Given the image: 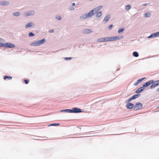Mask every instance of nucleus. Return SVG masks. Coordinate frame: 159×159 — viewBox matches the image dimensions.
<instances>
[{"instance_id":"obj_49","label":"nucleus","mask_w":159,"mask_h":159,"mask_svg":"<svg viewBox=\"0 0 159 159\" xmlns=\"http://www.w3.org/2000/svg\"><path fill=\"white\" fill-rule=\"evenodd\" d=\"M157 92H159V88L158 89H157Z\"/></svg>"},{"instance_id":"obj_30","label":"nucleus","mask_w":159,"mask_h":159,"mask_svg":"<svg viewBox=\"0 0 159 159\" xmlns=\"http://www.w3.org/2000/svg\"><path fill=\"white\" fill-rule=\"evenodd\" d=\"M92 11H93V13L95 14L96 13H97L98 12H97L98 11V10L96 8H95L94 9L92 10Z\"/></svg>"},{"instance_id":"obj_32","label":"nucleus","mask_w":159,"mask_h":159,"mask_svg":"<svg viewBox=\"0 0 159 159\" xmlns=\"http://www.w3.org/2000/svg\"><path fill=\"white\" fill-rule=\"evenodd\" d=\"M103 6H100L97 7L96 8L98 10V11H99L102 7Z\"/></svg>"},{"instance_id":"obj_48","label":"nucleus","mask_w":159,"mask_h":159,"mask_svg":"<svg viewBox=\"0 0 159 159\" xmlns=\"http://www.w3.org/2000/svg\"><path fill=\"white\" fill-rule=\"evenodd\" d=\"M75 3H73L72 4V6H75Z\"/></svg>"},{"instance_id":"obj_42","label":"nucleus","mask_w":159,"mask_h":159,"mask_svg":"<svg viewBox=\"0 0 159 159\" xmlns=\"http://www.w3.org/2000/svg\"><path fill=\"white\" fill-rule=\"evenodd\" d=\"M24 81H25V83L26 84H27L29 83V81L28 80H24Z\"/></svg>"},{"instance_id":"obj_41","label":"nucleus","mask_w":159,"mask_h":159,"mask_svg":"<svg viewBox=\"0 0 159 159\" xmlns=\"http://www.w3.org/2000/svg\"><path fill=\"white\" fill-rule=\"evenodd\" d=\"M113 26V25L112 24H111V25H109V27H108V29L109 30L111 29Z\"/></svg>"},{"instance_id":"obj_10","label":"nucleus","mask_w":159,"mask_h":159,"mask_svg":"<svg viewBox=\"0 0 159 159\" xmlns=\"http://www.w3.org/2000/svg\"><path fill=\"white\" fill-rule=\"evenodd\" d=\"M92 32L91 30L88 29H85L83 30L82 31V33L84 34H88Z\"/></svg>"},{"instance_id":"obj_22","label":"nucleus","mask_w":159,"mask_h":159,"mask_svg":"<svg viewBox=\"0 0 159 159\" xmlns=\"http://www.w3.org/2000/svg\"><path fill=\"white\" fill-rule=\"evenodd\" d=\"M12 78L11 76H8L7 75H5L4 76L3 79L4 80H5L7 79H8L9 80H11L12 79Z\"/></svg>"},{"instance_id":"obj_27","label":"nucleus","mask_w":159,"mask_h":159,"mask_svg":"<svg viewBox=\"0 0 159 159\" xmlns=\"http://www.w3.org/2000/svg\"><path fill=\"white\" fill-rule=\"evenodd\" d=\"M131 6L129 5H127L125 8V10L126 11H129L131 8Z\"/></svg>"},{"instance_id":"obj_6","label":"nucleus","mask_w":159,"mask_h":159,"mask_svg":"<svg viewBox=\"0 0 159 159\" xmlns=\"http://www.w3.org/2000/svg\"><path fill=\"white\" fill-rule=\"evenodd\" d=\"M154 82V80H151L143 84V86L144 87H147L150 85L151 84H152V83H153Z\"/></svg>"},{"instance_id":"obj_39","label":"nucleus","mask_w":159,"mask_h":159,"mask_svg":"<svg viewBox=\"0 0 159 159\" xmlns=\"http://www.w3.org/2000/svg\"><path fill=\"white\" fill-rule=\"evenodd\" d=\"M59 125V124L58 123H54L50 124V126H55V125Z\"/></svg>"},{"instance_id":"obj_14","label":"nucleus","mask_w":159,"mask_h":159,"mask_svg":"<svg viewBox=\"0 0 159 159\" xmlns=\"http://www.w3.org/2000/svg\"><path fill=\"white\" fill-rule=\"evenodd\" d=\"M144 89V87L143 86L138 89L135 91L136 93H138L142 91Z\"/></svg>"},{"instance_id":"obj_8","label":"nucleus","mask_w":159,"mask_h":159,"mask_svg":"<svg viewBox=\"0 0 159 159\" xmlns=\"http://www.w3.org/2000/svg\"><path fill=\"white\" fill-rule=\"evenodd\" d=\"M111 17L110 14L107 15L104 19L103 22L104 23H106L109 20Z\"/></svg>"},{"instance_id":"obj_38","label":"nucleus","mask_w":159,"mask_h":159,"mask_svg":"<svg viewBox=\"0 0 159 159\" xmlns=\"http://www.w3.org/2000/svg\"><path fill=\"white\" fill-rule=\"evenodd\" d=\"M131 98H132V100L135 99L137 98L136 95H134L133 96H131Z\"/></svg>"},{"instance_id":"obj_4","label":"nucleus","mask_w":159,"mask_h":159,"mask_svg":"<svg viewBox=\"0 0 159 159\" xmlns=\"http://www.w3.org/2000/svg\"><path fill=\"white\" fill-rule=\"evenodd\" d=\"M15 46L14 44L10 43H5L4 47L12 48L15 47Z\"/></svg>"},{"instance_id":"obj_7","label":"nucleus","mask_w":159,"mask_h":159,"mask_svg":"<svg viewBox=\"0 0 159 159\" xmlns=\"http://www.w3.org/2000/svg\"><path fill=\"white\" fill-rule=\"evenodd\" d=\"M126 107L129 109H132V108L134 109V105L131 103L129 102L126 104Z\"/></svg>"},{"instance_id":"obj_5","label":"nucleus","mask_w":159,"mask_h":159,"mask_svg":"<svg viewBox=\"0 0 159 159\" xmlns=\"http://www.w3.org/2000/svg\"><path fill=\"white\" fill-rule=\"evenodd\" d=\"M159 37V31L152 34L149 36L148 37V38H151L153 37Z\"/></svg>"},{"instance_id":"obj_45","label":"nucleus","mask_w":159,"mask_h":159,"mask_svg":"<svg viewBox=\"0 0 159 159\" xmlns=\"http://www.w3.org/2000/svg\"><path fill=\"white\" fill-rule=\"evenodd\" d=\"M139 83L138 81H137V82H136L135 83V84H134V85H138V84Z\"/></svg>"},{"instance_id":"obj_46","label":"nucleus","mask_w":159,"mask_h":159,"mask_svg":"<svg viewBox=\"0 0 159 159\" xmlns=\"http://www.w3.org/2000/svg\"><path fill=\"white\" fill-rule=\"evenodd\" d=\"M136 96H137V98H138V97H139V96H140V94H139V93H138V94H136Z\"/></svg>"},{"instance_id":"obj_43","label":"nucleus","mask_w":159,"mask_h":159,"mask_svg":"<svg viewBox=\"0 0 159 159\" xmlns=\"http://www.w3.org/2000/svg\"><path fill=\"white\" fill-rule=\"evenodd\" d=\"M70 9L71 10V11H74V8L72 7H71L70 8Z\"/></svg>"},{"instance_id":"obj_33","label":"nucleus","mask_w":159,"mask_h":159,"mask_svg":"<svg viewBox=\"0 0 159 159\" xmlns=\"http://www.w3.org/2000/svg\"><path fill=\"white\" fill-rule=\"evenodd\" d=\"M155 84L157 86L159 84V80H157V81H154V82Z\"/></svg>"},{"instance_id":"obj_1","label":"nucleus","mask_w":159,"mask_h":159,"mask_svg":"<svg viewBox=\"0 0 159 159\" xmlns=\"http://www.w3.org/2000/svg\"><path fill=\"white\" fill-rule=\"evenodd\" d=\"M143 105L142 103H137L134 107V110H138L140 109L143 107Z\"/></svg>"},{"instance_id":"obj_17","label":"nucleus","mask_w":159,"mask_h":159,"mask_svg":"<svg viewBox=\"0 0 159 159\" xmlns=\"http://www.w3.org/2000/svg\"><path fill=\"white\" fill-rule=\"evenodd\" d=\"M30 46H39L37 41L34 42L30 44Z\"/></svg>"},{"instance_id":"obj_37","label":"nucleus","mask_w":159,"mask_h":159,"mask_svg":"<svg viewBox=\"0 0 159 159\" xmlns=\"http://www.w3.org/2000/svg\"><path fill=\"white\" fill-rule=\"evenodd\" d=\"M72 57H64V59L66 60H70L72 59Z\"/></svg>"},{"instance_id":"obj_40","label":"nucleus","mask_w":159,"mask_h":159,"mask_svg":"<svg viewBox=\"0 0 159 159\" xmlns=\"http://www.w3.org/2000/svg\"><path fill=\"white\" fill-rule=\"evenodd\" d=\"M5 44L0 43V47H4Z\"/></svg>"},{"instance_id":"obj_20","label":"nucleus","mask_w":159,"mask_h":159,"mask_svg":"<svg viewBox=\"0 0 159 159\" xmlns=\"http://www.w3.org/2000/svg\"><path fill=\"white\" fill-rule=\"evenodd\" d=\"M133 56L135 57H138L139 56V54L137 52H133Z\"/></svg>"},{"instance_id":"obj_35","label":"nucleus","mask_w":159,"mask_h":159,"mask_svg":"<svg viewBox=\"0 0 159 159\" xmlns=\"http://www.w3.org/2000/svg\"><path fill=\"white\" fill-rule=\"evenodd\" d=\"M132 100V98H131V97H130L125 102L126 103L129 102H130L131 101V100Z\"/></svg>"},{"instance_id":"obj_34","label":"nucleus","mask_w":159,"mask_h":159,"mask_svg":"<svg viewBox=\"0 0 159 159\" xmlns=\"http://www.w3.org/2000/svg\"><path fill=\"white\" fill-rule=\"evenodd\" d=\"M35 34L32 32H30L29 34V36L30 37H33L34 36Z\"/></svg>"},{"instance_id":"obj_19","label":"nucleus","mask_w":159,"mask_h":159,"mask_svg":"<svg viewBox=\"0 0 159 159\" xmlns=\"http://www.w3.org/2000/svg\"><path fill=\"white\" fill-rule=\"evenodd\" d=\"M102 15V12L101 11L98 12L96 13V16L98 17H100Z\"/></svg>"},{"instance_id":"obj_28","label":"nucleus","mask_w":159,"mask_h":159,"mask_svg":"<svg viewBox=\"0 0 159 159\" xmlns=\"http://www.w3.org/2000/svg\"><path fill=\"white\" fill-rule=\"evenodd\" d=\"M56 18L58 20H61V17L60 15H58L56 16Z\"/></svg>"},{"instance_id":"obj_2","label":"nucleus","mask_w":159,"mask_h":159,"mask_svg":"<svg viewBox=\"0 0 159 159\" xmlns=\"http://www.w3.org/2000/svg\"><path fill=\"white\" fill-rule=\"evenodd\" d=\"M35 13V12L33 10H30L25 12V15L26 17H28L29 16H33Z\"/></svg>"},{"instance_id":"obj_21","label":"nucleus","mask_w":159,"mask_h":159,"mask_svg":"<svg viewBox=\"0 0 159 159\" xmlns=\"http://www.w3.org/2000/svg\"><path fill=\"white\" fill-rule=\"evenodd\" d=\"M97 42H104V38H100L97 39Z\"/></svg>"},{"instance_id":"obj_13","label":"nucleus","mask_w":159,"mask_h":159,"mask_svg":"<svg viewBox=\"0 0 159 159\" xmlns=\"http://www.w3.org/2000/svg\"><path fill=\"white\" fill-rule=\"evenodd\" d=\"M86 14L88 18L92 17L94 15L92 10L91 11L89 12L86 13Z\"/></svg>"},{"instance_id":"obj_47","label":"nucleus","mask_w":159,"mask_h":159,"mask_svg":"<svg viewBox=\"0 0 159 159\" xmlns=\"http://www.w3.org/2000/svg\"><path fill=\"white\" fill-rule=\"evenodd\" d=\"M148 4V3H144L143 4H142V5L143 6H146Z\"/></svg>"},{"instance_id":"obj_11","label":"nucleus","mask_w":159,"mask_h":159,"mask_svg":"<svg viewBox=\"0 0 159 159\" xmlns=\"http://www.w3.org/2000/svg\"><path fill=\"white\" fill-rule=\"evenodd\" d=\"M34 25L35 24L33 22H31L27 24L25 26V28L27 29Z\"/></svg>"},{"instance_id":"obj_24","label":"nucleus","mask_w":159,"mask_h":159,"mask_svg":"<svg viewBox=\"0 0 159 159\" xmlns=\"http://www.w3.org/2000/svg\"><path fill=\"white\" fill-rule=\"evenodd\" d=\"M13 16H19L20 15V14L19 12H16L13 13Z\"/></svg>"},{"instance_id":"obj_31","label":"nucleus","mask_w":159,"mask_h":159,"mask_svg":"<svg viewBox=\"0 0 159 159\" xmlns=\"http://www.w3.org/2000/svg\"><path fill=\"white\" fill-rule=\"evenodd\" d=\"M104 42L109 41V37H105L104 38Z\"/></svg>"},{"instance_id":"obj_44","label":"nucleus","mask_w":159,"mask_h":159,"mask_svg":"<svg viewBox=\"0 0 159 159\" xmlns=\"http://www.w3.org/2000/svg\"><path fill=\"white\" fill-rule=\"evenodd\" d=\"M54 30L53 29H52L49 31V32L50 33H53L54 32Z\"/></svg>"},{"instance_id":"obj_50","label":"nucleus","mask_w":159,"mask_h":159,"mask_svg":"<svg viewBox=\"0 0 159 159\" xmlns=\"http://www.w3.org/2000/svg\"><path fill=\"white\" fill-rule=\"evenodd\" d=\"M2 39L0 38V42L2 41Z\"/></svg>"},{"instance_id":"obj_25","label":"nucleus","mask_w":159,"mask_h":159,"mask_svg":"<svg viewBox=\"0 0 159 159\" xmlns=\"http://www.w3.org/2000/svg\"><path fill=\"white\" fill-rule=\"evenodd\" d=\"M157 86L156 85V84L154 83H153L150 86V89H153Z\"/></svg>"},{"instance_id":"obj_26","label":"nucleus","mask_w":159,"mask_h":159,"mask_svg":"<svg viewBox=\"0 0 159 159\" xmlns=\"http://www.w3.org/2000/svg\"><path fill=\"white\" fill-rule=\"evenodd\" d=\"M109 41H115L114 36L109 37Z\"/></svg>"},{"instance_id":"obj_15","label":"nucleus","mask_w":159,"mask_h":159,"mask_svg":"<svg viewBox=\"0 0 159 159\" xmlns=\"http://www.w3.org/2000/svg\"><path fill=\"white\" fill-rule=\"evenodd\" d=\"M45 40H46L45 39H43L41 40L38 41L37 42H38L39 45H40L41 44H43L44 43H45Z\"/></svg>"},{"instance_id":"obj_12","label":"nucleus","mask_w":159,"mask_h":159,"mask_svg":"<svg viewBox=\"0 0 159 159\" xmlns=\"http://www.w3.org/2000/svg\"><path fill=\"white\" fill-rule=\"evenodd\" d=\"M60 112H65L72 113L71 109H65L64 110H61L59 111Z\"/></svg>"},{"instance_id":"obj_9","label":"nucleus","mask_w":159,"mask_h":159,"mask_svg":"<svg viewBox=\"0 0 159 159\" xmlns=\"http://www.w3.org/2000/svg\"><path fill=\"white\" fill-rule=\"evenodd\" d=\"M9 2L6 1H0V5L2 6H7L9 4Z\"/></svg>"},{"instance_id":"obj_16","label":"nucleus","mask_w":159,"mask_h":159,"mask_svg":"<svg viewBox=\"0 0 159 159\" xmlns=\"http://www.w3.org/2000/svg\"><path fill=\"white\" fill-rule=\"evenodd\" d=\"M88 18L86 14L83 15L80 17V19L82 20H85Z\"/></svg>"},{"instance_id":"obj_36","label":"nucleus","mask_w":159,"mask_h":159,"mask_svg":"<svg viewBox=\"0 0 159 159\" xmlns=\"http://www.w3.org/2000/svg\"><path fill=\"white\" fill-rule=\"evenodd\" d=\"M145 79V78L144 77V78H143L141 79H139L137 81L139 83L141 81H142L143 80H144Z\"/></svg>"},{"instance_id":"obj_3","label":"nucleus","mask_w":159,"mask_h":159,"mask_svg":"<svg viewBox=\"0 0 159 159\" xmlns=\"http://www.w3.org/2000/svg\"><path fill=\"white\" fill-rule=\"evenodd\" d=\"M72 113H79L82 112L81 110L77 107H74L71 109Z\"/></svg>"},{"instance_id":"obj_23","label":"nucleus","mask_w":159,"mask_h":159,"mask_svg":"<svg viewBox=\"0 0 159 159\" xmlns=\"http://www.w3.org/2000/svg\"><path fill=\"white\" fill-rule=\"evenodd\" d=\"M150 16V13L148 12H147L145 14V17H149Z\"/></svg>"},{"instance_id":"obj_29","label":"nucleus","mask_w":159,"mask_h":159,"mask_svg":"<svg viewBox=\"0 0 159 159\" xmlns=\"http://www.w3.org/2000/svg\"><path fill=\"white\" fill-rule=\"evenodd\" d=\"M125 30V28H120L118 31V33H120L121 32H123Z\"/></svg>"},{"instance_id":"obj_18","label":"nucleus","mask_w":159,"mask_h":159,"mask_svg":"<svg viewBox=\"0 0 159 159\" xmlns=\"http://www.w3.org/2000/svg\"><path fill=\"white\" fill-rule=\"evenodd\" d=\"M115 37V40H118L119 39H121L123 38V36H114Z\"/></svg>"}]
</instances>
